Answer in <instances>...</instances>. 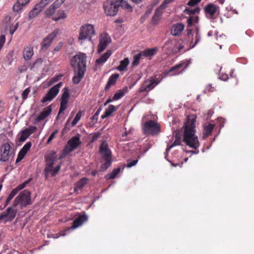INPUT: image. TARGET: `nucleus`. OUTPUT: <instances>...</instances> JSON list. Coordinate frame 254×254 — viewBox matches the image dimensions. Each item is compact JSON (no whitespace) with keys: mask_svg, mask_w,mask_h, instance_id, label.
I'll return each mask as SVG.
<instances>
[{"mask_svg":"<svg viewBox=\"0 0 254 254\" xmlns=\"http://www.w3.org/2000/svg\"><path fill=\"white\" fill-rule=\"evenodd\" d=\"M157 50L158 48L157 47H154L150 49H147L143 51L140 52V53L142 57L149 58L151 59L156 54Z\"/></svg>","mask_w":254,"mask_h":254,"instance_id":"obj_27","label":"nucleus"},{"mask_svg":"<svg viewBox=\"0 0 254 254\" xmlns=\"http://www.w3.org/2000/svg\"><path fill=\"white\" fill-rule=\"evenodd\" d=\"M30 90L29 89V88H27L26 89H25L23 92H22V98L23 99L25 100L26 99L27 97H28V95L29 94V93H30Z\"/></svg>","mask_w":254,"mask_h":254,"instance_id":"obj_56","label":"nucleus"},{"mask_svg":"<svg viewBox=\"0 0 254 254\" xmlns=\"http://www.w3.org/2000/svg\"><path fill=\"white\" fill-rule=\"evenodd\" d=\"M195 122V119H192L190 126H185L183 141L190 147L196 149L199 146V142L197 136L194 135Z\"/></svg>","mask_w":254,"mask_h":254,"instance_id":"obj_2","label":"nucleus"},{"mask_svg":"<svg viewBox=\"0 0 254 254\" xmlns=\"http://www.w3.org/2000/svg\"><path fill=\"white\" fill-rule=\"evenodd\" d=\"M63 46V44L61 42L58 43V44L54 48V52H57L61 50Z\"/></svg>","mask_w":254,"mask_h":254,"instance_id":"obj_62","label":"nucleus"},{"mask_svg":"<svg viewBox=\"0 0 254 254\" xmlns=\"http://www.w3.org/2000/svg\"><path fill=\"white\" fill-rule=\"evenodd\" d=\"M33 47L31 46H28L24 48L23 57L25 60L28 61L30 60L33 56Z\"/></svg>","mask_w":254,"mask_h":254,"instance_id":"obj_26","label":"nucleus"},{"mask_svg":"<svg viewBox=\"0 0 254 254\" xmlns=\"http://www.w3.org/2000/svg\"><path fill=\"white\" fill-rule=\"evenodd\" d=\"M181 143V137L179 134L177 133L176 134L175 136V140L174 141L173 143H172L170 145H168L167 148L166 149V152H168L169 150L174 146L176 145H179Z\"/></svg>","mask_w":254,"mask_h":254,"instance_id":"obj_36","label":"nucleus"},{"mask_svg":"<svg viewBox=\"0 0 254 254\" xmlns=\"http://www.w3.org/2000/svg\"><path fill=\"white\" fill-rule=\"evenodd\" d=\"M120 171L121 169L120 168L114 169L110 174H107L106 176V178L109 180L116 178L117 175L120 173Z\"/></svg>","mask_w":254,"mask_h":254,"instance_id":"obj_38","label":"nucleus"},{"mask_svg":"<svg viewBox=\"0 0 254 254\" xmlns=\"http://www.w3.org/2000/svg\"><path fill=\"white\" fill-rule=\"evenodd\" d=\"M200 9L197 7H195L193 9H190L189 8H186L184 12L187 14L191 15L198 13Z\"/></svg>","mask_w":254,"mask_h":254,"instance_id":"obj_41","label":"nucleus"},{"mask_svg":"<svg viewBox=\"0 0 254 254\" xmlns=\"http://www.w3.org/2000/svg\"><path fill=\"white\" fill-rule=\"evenodd\" d=\"M139 158H140V156H138L136 160H134L132 161L127 160V163L126 166L127 168H130V167L135 165L136 164V163H137L138 159Z\"/></svg>","mask_w":254,"mask_h":254,"instance_id":"obj_52","label":"nucleus"},{"mask_svg":"<svg viewBox=\"0 0 254 254\" xmlns=\"http://www.w3.org/2000/svg\"><path fill=\"white\" fill-rule=\"evenodd\" d=\"M84 112L82 111H79L78 113L76 114L74 119L71 123L72 127L75 126L78 121L80 120L81 116L83 115Z\"/></svg>","mask_w":254,"mask_h":254,"instance_id":"obj_39","label":"nucleus"},{"mask_svg":"<svg viewBox=\"0 0 254 254\" xmlns=\"http://www.w3.org/2000/svg\"><path fill=\"white\" fill-rule=\"evenodd\" d=\"M185 25L182 23L174 24L171 28V34L174 36H179L184 30Z\"/></svg>","mask_w":254,"mask_h":254,"instance_id":"obj_22","label":"nucleus"},{"mask_svg":"<svg viewBox=\"0 0 254 254\" xmlns=\"http://www.w3.org/2000/svg\"><path fill=\"white\" fill-rule=\"evenodd\" d=\"M15 207H8L5 212H2L0 214V223L2 222L4 224L6 223L7 222L12 221L16 216L17 212Z\"/></svg>","mask_w":254,"mask_h":254,"instance_id":"obj_9","label":"nucleus"},{"mask_svg":"<svg viewBox=\"0 0 254 254\" xmlns=\"http://www.w3.org/2000/svg\"><path fill=\"white\" fill-rule=\"evenodd\" d=\"M201 36L198 30H196L194 38V43L190 46L191 48H194L200 41Z\"/></svg>","mask_w":254,"mask_h":254,"instance_id":"obj_47","label":"nucleus"},{"mask_svg":"<svg viewBox=\"0 0 254 254\" xmlns=\"http://www.w3.org/2000/svg\"><path fill=\"white\" fill-rule=\"evenodd\" d=\"M152 7L151 8H148L146 11H145V14H144L143 17H144V18L147 17L148 15L152 12Z\"/></svg>","mask_w":254,"mask_h":254,"instance_id":"obj_63","label":"nucleus"},{"mask_svg":"<svg viewBox=\"0 0 254 254\" xmlns=\"http://www.w3.org/2000/svg\"><path fill=\"white\" fill-rule=\"evenodd\" d=\"M31 203V193L29 191L25 190L16 197L13 202V206L16 207L18 205L20 204L21 208H22Z\"/></svg>","mask_w":254,"mask_h":254,"instance_id":"obj_6","label":"nucleus"},{"mask_svg":"<svg viewBox=\"0 0 254 254\" xmlns=\"http://www.w3.org/2000/svg\"><path fill=\"white\" fill-rule=\"evenodd\" d=\"M101 111V109H98L96 113L93 115V116L91 118L92 120L94 121L95 120L96 121L98 120V117L99 116V114Z\"/></svg>","mask_w":254,"mask_h":254,"instance_id":"obj_58","label":"nucleus"},{"mask_svg":"<svg viewBox=\"0 0 254 254\" xmlns=\"http://www.w3.org/2000/svg\"><path fill=\"white\" fill-rule=\"evenodd\" d=\"M57 132H58V131L55 130L50 135V136H49V137L47 140V143H50L51 142V141L54 138L55 135L57 134Z\"/></svg>","mask_w":254,"mask_h":254,"instance_id":"obj_60","label":"nucleus"},{"mask_svg":"<svg viewBox=\"0 0 254 254\" xmlns=\"http://www.w3.org/2000/svg\"><path fill=\"white\" fill-rule=\"evenodd\" d=\"M142 57L141 54L139 53L134 56L133 57V61L132 63V66H136L139 64L140 60Z\"/></svg>","mask_w":254,"mask_h":254,"instance_id":"obj_43","label":"nucleus"},{"mask_svg":"<svg viewBox=\"0 0 254 254\" xmlns=\"http://www.w3.org/2000/svg\"><path fill=\"white\" fill-rule=\"evenodd\" d=\"M27 181H25L24 183L20 184L18 185L17 187H16L15 189H13L12 191H11V193H12L14 196H15L19 191L24 189L26 185L28 184Z\"/></svg>","mask_w":254,"mask_h":254,"instance_id":"obj_37","label":"nucleus"},{"mask_svg":"<svg viewBox=\"0 0 254 254\" xmlns=\"http://www.w3.org/2000/svg\"><path fill=\"white\" fill-rule=\"evenodd\" d=\"M46 165L45 168V175L48 176L49 173H52V176H56L61 169V165H58L55 168H53V165L55 161L58 159L56 152L51 151L48 154L45 156Z\"/></svg>","mask_w":254,"mask_h":254,"instance_id":"obj_4","label":"nucleus"},{"mask_svg":"<svg viewBox=\"0 0 254 254\" xmlns=\"http://www.w3.org/2000/svg\"><path fill=\"white\" fill-rule=\"evenodd\" d=\"M46 165L45 168V175L48 176L49 173H52V176H56L61 169V165H58L55 168H53V165L55 161L58 159L56 152L51 151L48 154L45 156Z\"/></svg>","mask_w":254,"mask_h":254,"instance_id":"obj_3","label":"nucleus"},{"mask_svg":"<svg viewBox=\"0 0 254 254\" xmlns=\"http://www.w3.org/2000/svg\"><path fill=\"white\" fill-rule=\"evenodd\" d=\"M88 217L85 214L79 215L73 222L70 229H74L81 226L84 222L87 220Z\"/></svg>","mask_w":254,"mask_h":254,"instance_id":"obj_19","label":"nucleus"},{"mask_svg":"<svg viewBox=\"0 0 254 254\" xmlns=\"http://www.w3.org/2000/svg\"><path fill=\"white\" fill-rule=\"evenodd\" d=\"M30 0H17L13 5L12 9L14 12H19L23 7L28 4Z\"/></svg>","mask_w":254,"mask_h":254,"instance_id":"obj_25","label":"nucleus"},{"mask_svg":"<svg viewBox=\"0 0 254 254\" xmlns=\"http://www.w3.org/2000/svg\"><path fill=\"white\" fill-rule=\"evenodd\" d=\"M60 30L59 29H56L51 34L48 35L42 41L41 43V49L45 51L49 47L54 38L60 33Z\"/></svg>","mask_w":254,"mask_h":254,"instance_id":"obj_13","label":"nucleus"},{"mask_svg":"<svg viewBox=\"0 0 254 254\" xmlns=\"http://www.w3.org/2000/svg\"><path fill=\"white\" fill-rule=\"evenodd\" d=\"M112 54V52L110 50H108L106 52L103 54L100 58L98 59L96 61V63L98 64H102L108 59Z\"/></svg>","mask_w":254,"mask_h":254,"instance_id":"obj_32","label":"nucleus"},{"mask_svg":"<svg viewBox=\"0 0 254 254\" xmlns=\"http://www.w3.org/2000/svg\"><path fill=\"white\" fill-rule=\"evenodd\" d=\"M57 15H58L57 17L53 18V20L57 21L60 19H64L66 17V14L63 10H59L57 13Z\"/></svg>","mask_w":254,"mask_h":254,"instance_id":"obj_42","label":"nucleus"},{"mask_svg":"<svg viewBox=\"0 0 254 254\" xmlns=\"http://www.w3.org/2000/svg\"><path fill=\"white\" fill-rule=\"evenodd\" d=\"M214 127L215 125L212 124H208L207 125L204 126L202 136L203 139L208 137L211 134L212 131L213 130Z\"/></svg>","mask_w":254,"mask_h":254,"instance_id":"obj_28","label":"nucleus"},{"mask_svg":"<svg viewBox=\"0 0 254 254\" xmlns=\"http://www.w3.org/2000/svg\"><path fill=\"white\" fill-rule=\"evenodd\" d=\"M184 65V64L183 63L178 64L175 66L171 67L170 70L168 71V73L170 74V75H175L181 72L184 69H182Z\"/></svg>","mask_w":254,"mask_h":254,"instance_id":"obj_29","label":"nucleus"},{"mask_svg":"<svg viewBox=\"0 0 254 254\" xmlns=\"http://www.w3.org/2000/svg\"><path fill=\"white\" fill-rule=\"evenodd\" d=\"M120 0H107L104 3L105 13L108 16H115L120 7Z\"/></svg>","mask_w":254,"mask_h":254,"instance_id":"obj_7","label":"nucleus"},{"mask_svg":"<svg viewBox=\"0 0 254 254\" xmlns=\"http://www.w3.org/2000/svg\"><path fill=\"white\" fill-rule=\"evenodd\" d=\"M101 133L99 132H95V133H93L92 134H91L90 136V138H91V140H90V142H95V141H96L98 138L101 136Z\"/></svg>","mask_w":254,"mask_h":254,"instance_id":"obj_50","label":"nucleus"},{"mask_svg":"<svg viewBox=\"0 0 254 254\" xmlns=\"http://www.w3.org/2000/svg\"><path fill=\"white\" fill-rule=\"evenodd\" d=\"M81 142L80 139L77 136L72 137L70 139L67 143V145L65 146L69 150V151H72L74 149H76L78 146L81 144Z\"/></svg>","mask_w":254,"mask_h":254,"instance_id":"obj_18","label":"nucleus"},{"mask_svg":"<svg viewBox=\"0 0 254 254\" xmlns=\"http://www.w3.org/2000/svg\"><path fill=\"white\" fill-rule=\"evenodd\" d=\"M143 129L145 133H150L152 135H156L160 132L159 125L152 120L144 123Z\"/></svg>","mask_w":254,"mask_h":254,"instance_id":"obj_8","label":"nucleus"},{"mask_svg":"<svg viewBox=\"0 0 254 254\" xmlns=\"http://www.w3.org/2000/svg\"><path fill=\"white\" fill-rule=\"evenodd\" d=\"M219 9V6L211 3L208 4L204 7V10L205 13L208 15L210 18H213L215 14Z\"/></svg>","mask_w":254,"mask_h":254,"instance_id":"obj_17","label":"nucleus"},{"mask_svg":"<svg viewBox=\"0 0 254 254\" xmlns=\"http://www.w3.org/2000/svg\"><path fill=\"white\" fill-rule=\"evenodd\" d=\"M87 179L85 178L81 179L79 181L76 183L74 188V191L76 192L78 190H81L86 184Z\"/></svg>","mask_w":254,"mask_h":254,"instance_id":"obj_35","label":"nucleus"},{"mask_svg":"<svg viewBox=\"0 0 254 254\" xmlns=\"http://www.w3.org/2000/svg\"><path fill=\"white\" fill-rule=\"evenodd\" d=\"M70 152H71V151H69L68 148L65 146L64 149L63 150L61 155L58 158V159H63V158H65Z\"/></svg>","mask_w":254,"mask_h":254,"instance_id":"obj_48","label":"nucleus"},{"mask_svg":"<svg viewBox=\"0 0 254 254\" xmlns=\"http://www.w3.org/2000/svg\"><path fill=\"white\" fill-rule=\"evenodd\" d=\"M62 82H60L53 86L42 98L41 102L43 104H45L53 100L59 93L60 88L62 86Z\"/></svg>","mask_w":254,"mask_h":254,"instance_id":"obj_11","label":"nucleus"},{"mask_svg":"<svg viewBox=\"0 0 254 254\" xmlns=\"http://www.w3.org/2000/svg\"><path fill=\"white\" fill-rule=\"evenodd\" d=\"M37 127L35 126H30L27 128L21 131V135L19 138L20 142H24L32 133L37 130Z\"/></svg>","mask_w":254,"mask_h":254,"instance_id":"obj_16","label":"nucleus"},{"mask_svg":"<svg viewBox=\"0 0 254 254\" xmlns=\"http://www.w3.org/2000/svg\"><path fill=\"white\" fill-rule=\"evenodd\" d=\"M5 42V36L3 35H2L0 36V51L1 50V48L3 46V45Z\"/></svg>","mask_w":254,"mask_h":254,"instance_id":"obj_57","label":"nucleus"},{"mask_svg":"<svg viewBox=\"0 0 254 254\" xmlns=\"http://www.w3.org/2000/svg\"><path fill=\"white\" fill-rule=\"evenodd\" d=\"M99 152L102 157L111 156V151L108 147V143L106 141H103L99 148Z\"/></svg>","mask_w":254,"mask_h":254,"instance_id":"obj_23","label":"nucleus"},{"mask_svg":"<svg viewBox=\"0 0 254 254\" xmlns=\"http://www.w3.org/2000/svg\"><path fill=\"white\" fill-rule=\"evenodd\" d=\"M69 96L68 88L64 87L63 90V93L61 98L60 108L58 115L66 109Z\"/></svg>","mask_w":254,"mask_h":254,"instance_id":"obj_14","label":"nucleus"},{"mask_svg":"<svg viewBox=\"0 0 254 254\" xmlns=\"http://www.w3.org/2000/svg\"><path fill=\"white\" fill-rule=\"evenodd\" d=\"M160 80L156 76H152L149 79L146 80L139 88V92L149 91L153 89L159 82Z\"/></svg>","mask_w":254,"mask_h":254,"instance_id":"obj_10","label":"nucleus"},{"mask_svg":"<svg viewBox=\"0 0 254 254\" xmlns=\"http://www.w3.org/2000/svg\"><path fill=\"white\" fill-rule=\"evenodd\" d=\"M18 22H17L14 25H12L10 27V34L12 35L18 27Z\"/></svg>","mask_w":254,"mask_h":254,"instance_id":"obj_53","label":"nucleus"},{"mask_svg":"<svg viewBox=\"0 0 254 254\" xmlns=\"http://www.w3.org/2000/svg\"><path fill=\"white\" fill-rule=\"evenodd\" d=\"M129 63V61L127 58H125L123 60L121 61L120 65L117 67L116 69L120 71L125 70Z\"/></svg>","mask_w":254,"mask_h":254,"instance_id":"obj_34","label":"nucleus"},{"mask_svg":"<svg viewBox=\"0 0 254 254\" xmlns=\"http://www.w3.org/2000/svg\"><path fill=\"white\" fill-rule=\"evenodd\" d=\"M115 101L114 100H113V97H112V98H109L106 101V102L104 103V105L106 106L108 104L110 103V102H112V101Z\"/></svg>","mask_w":254,"mask_h":254,"instance_id":"obj_64","label":"nucleus"},{"mask_svg":"<svg viewBox=\"0 0 254 254\" xmlns=\"http://www.w3.org/2000/svg\"><path fill=\"white\" fill-rule=\"evenodd\" d=\"M174 0H164L163 3L160 5L161 7L163 8L164 9L166 8L167 4L171 3Z\"/></svg>","mask_w":254,"mask_h":254,"instance_id":"obj_59","label":"nucleus"},{"mask_svg":"<svg viewBox=\"0 0 254 254\" xmlns=\"http://www.w3.org/2000/svg\"><path fill=\"white\" fill-rule=\"evenodd\" d=\"M25 156V155H24V154H22L20 151H19L17 158L16 160V163H18L19 161H20Z\"/></svg>","mask_w":254,"mask_h":254,"instance_id":"obj_61","label":"nucleus"},{"mask_svg":"<svg viewBox=\"0 0 254 254\" xmlns=\"http://www.w3.org/2000/svg\"><path fill=\"white\" fill-rule=\"evenodd\" d=\"M201 0H190L187 5L190 6L196 5Z\"/></svg>","mask_w":254,"mask_h":254,"instance_id":"obj_55","label":"nucleus"},{"mask_svg":"<svg viewBox=\"0 0 254 254\" xmlns=\"http://www.w3.org/2000/svg\"><path fill=\"white\" fill-rule=\"evenodd\" d=\"M10 146L8 143H5L2 146L1 151L0 152V161L6 162L8 161L12 153H10Z\"/></svg>","mask_w":254,"mask_h":254,"instance_id":"obj_15","label":"nucleus"},{"mask_svg":"<svg viewBox=\"0 0 254 254\" xmlns=\"http://www.w3.org/2000/svg\"><path fill=\"white\" fill-rule=\"evenodd\" d=\"M51 112L52 109L50 107H48L45 108L37 117L36 121L39 122L44 120L51 114Z\"/></svg>","mask_w":254,"mask_h":254,"instance_id":"obj_31","label":"nucleus"},{"mask_svg":"<svg viewBox=\"0 0 254 254\" xmlns=\"http://www.w3.org/2000/svg\"><path fill=\"white\" fill-rule=\"evenodd\" d=\"M197 21V17L190 16L187 20L188 26L191 27L193 23L196 22Z\"/></svg>","mask_w":254,"mask_h":254,"instance_id":"obj_51","label":"nucleus"},{"mask_svg":"<svg viewBox=\"0 0 254 254\" xmlns=\"http://www.w3.org/2000/svg\"><path fill=\"white\" fill-rule=\"evenodd\" d=\"M119 76L120 74L119 73H114L109 77L108 82L104 88L105 91H108L109 90L112 86L115 85Z\"/></svg>","mask_w":254,"mask_h":254,"instance_id":"obj_21","label":"nucleus"},{"mask_svg":"<svg viewBox=\"0 0 254 254\" xmlns=\"http://www.w3.org/2000/svg\"><path fill=\"white\" fill-rule=\"evenodd\" d=\"M124 90H120L117 92L113 96V100H118L122 98L125 95Z\"/></svg>","mask_w":254,"mask_h":254,"instance_id":"obj_45","label":"nucleus"},{"mask_svg":"<svg viewBox=\"0 0 254 254\" xmlns=\"http://www.w3.org/2000/svg\"><path fill=\"white\" fill-rule=\"evenodd\" d=\"M111 42L110 35L106 32L102 33L100 37L99 43L98 46V52H103Z\"/></svg>","mask_w":254,"mask_h":254,"instance_id":"obj_12","label":"nucleus"},{"mask_svg":"<svg viewBox=\"0 0 254 254\" xmlns=\"http://www.w3.org/2000/svg\"><path fill=\"white\" fill-rule=\"evenodd\" d=\"M96 35V33L93 25L88 23L84 24L79 28L78 40L80 44H82L85 40L91 41L92 37Z\"/></svg>","mask_w":254,"mask_h":254,"instance_id":"obj_5","label":"nucleus"},{"mask_svg":"<svg viewBox=\"0 0 254 254\" xmlns=\"http://www.w3.org/2000/svg\"><path fill=\"white\" fill-rule=\"evenodd\" d=\"M65 0H56L53 4V5L56 8V9L58 8L61 4L64 2Z\"/></svg>","mask_w":254,"mask_h":254,"instance_id":"obj_54","label":"nucleus"},{"mask_svg":"<svg viewBox=\"0 0 254 254\" xmlns=\"http://www.w3.org/2000/svg\"><path fill=\"white\" fill-rule=\"evenodd\" d=\"M119 108V106H115L113 105H110L106 109L104 114L102 115L101 118L104 119L109 117L112 114L116 111Z\"/></svg>","mask_w":254,"mask_h":254,"instance_id":"obj_30","label":"nucleus"},{"mask_svg":"<svg viewBox=\"0 0 254 254\" xmlns=\"http://www.w3.org/2000/svg\"><path fill=\"white\" fill-rule=\"evenodd\" d=\"M32 145L31 142H27L22 147L20 151L24 155H26L28 151L29 150Z\"/></svg>","mask_w":254,"mask_h":254,"instance_id":"obj_44","label":"nucleus"},{"mask_svg":"<svg viewBox=\"0 0 254 254\" xmlns=\"http://www.w3.org/2000/svg\"><path fill=\"white\" fill-rule=\"evenodd\" d=\"M229 78V75L226 73L221 68L219 72V78L223 81H226Z\"/></svg>","mask_w":254,"mask_h":254,"instance_id":"obj_46","label":"nucleus"},{"mask_svg":"<svg viewBox=\"0 0 254 254\" xmlns=\"http://www.w3.org/2000/svg\"><path fill=\"white\" fill-rule=\"evenodd\" d=\"M103 162L101 165L102 170H107L111 165L112 160L111 156L103 157Z\"/></svg>","mask_w":254,"mask_h":254,"instance_id":"obj_33","label":"nucleus"},{"mask_svg":"<svg viewBox=\"0 0 254 254\" xmlns=\"http://www.w3.org/2000/svg\"><path fill=\"white\" fill-rule=\"evenodd\" d=\"M88 217L85 214L79 215L73 222L70 229H74L81 226L84 222L87 220Z\"/></svg>","mask_w":254,"mask_h":254,"instance_id":"obj_20","label":"nucleus"},{"mask_svg":"<svg viewBox=\"0 0 254 254\" xmlns=\"http://www.w3.org/2000/svg\"><path fill=\"white\" fill-rule=\"evenodd\" d=\"M86 58L85 54L79 53L70 60V64L74 72L72 78L74 84L79 83L84 76L86 69Z\"/></svg>","mask_w":254,"mask_h":254,"instance_id":"obj_1","label":"nucleus"},{"mask_svg":"<svg viewBox=\"0 0 254 254\" xmlns=\"http://www.w3.org/2000/svg\"><path fill=\"white\" fill-rule=\"evenodd\" d=\"M119 3L120 6H121L124 9H128L130 11L132 10V7L128 3L127 0H120Z\"/></svg>","mask_w":254,"mask_h":254,"instance_id":"obj_40","label":"nucleus"},{"mask_svg":"<svg viewBox=\"0 0 254 254\" xmlns=\"http://www.w3.org/2000/svg\"><path fill=\"white\" fill-rule=\"evenodd\" d=\"M56 8L52 4L46 10L45 14L48 16H51L55 13Z\"/></svg>","mask_w":254,"mask_h":254,"instance_id":"obj_49","label":"nucleus"},{"mask_svg":"<svg viewBox=\"0 0 254 254\" xmlns=\"http://www.w3.org/2000/svg\"><path fill=\"white\" fill-rule=\"evenodd\" d=\"M164 9L159 6L155 11L154 14L152 18V22L156 24L161 18Z\"/></svg>","mask_w":254,"mask_h":254,"instance_id":"obj_24","label":"nucleus"}]
</instances>
